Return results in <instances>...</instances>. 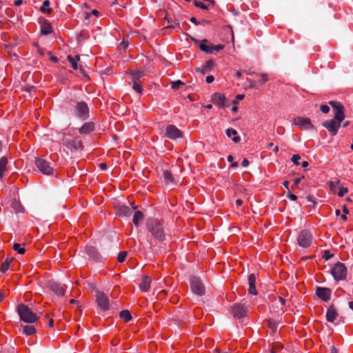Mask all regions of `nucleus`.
<instances>
[{"instance_id": "a18cd8bd", "label": "nucleus", "mask_w": 353, "mask_h": 353, "mask_svg": "<svg viewBox=\"0 0 353 353\" xmlns=\"http://www.w3.org/2000/svg\"><path fill=\"white\" fill-rule=\"evenodd\" d=\"M301 159V157L299 154H294L292 158L291 161L295 164L299 165V160Z\"/></svg>"}, {"instance_id": "cd10ccee", "label": "nucleus", "mask_w": 353, "mask_h": 353, "mask_svg": "<svg viewBox=\"0 0 353 353\" xmlns=\"http://www.w3.org/2000/svg\"><path fill=\"white\" fill-rule=\"evenodd\" d=\"M52 32V27L49 22H44L41 26V33L47 35Z\"/></svg>"}, {"instance_id": "bf43d9fd", "label": "nucleus", "mask_w": 353, "mask_h": 353, "mask_svg": "<svg viewBox=\"0 0 353 353\" xmlns=\"http://www.w3.org/2000/svg\"><path fill=\"white\" fill-rule=\"evenodd\" d=\"M236 205L238 206H241L242 204H243V201L240 199H238L236 201Z\"/></svg>"}, {"instance_id": "6e6552de", "label": "nucleus", "mask_w": 353, "mask_h": 353, "mask_svg": "<svg viewBox=\"0 0 353 353\" xmlns=\"http://www.w3.org/2000/svg\"><path fill=\"white\" fill-rule=\"evenodd\" d=\"M248 309L241 303H235L231 307V313L234 318L241 319L246 316Z\"/></svg>"}, {"instance_id": "7ed1b4c3", "label": "nucleus", "mask_w": 353, "mask_h": 353, "mask_svg": "<svg viewBox=\"0 0 353 353\" xmlns=\"http://www.w3.org/2000/svg\"><path fill=\"white\" fill-rule=\"evenodd\" d=\"M147 228L153 236L159 241L165 239V233L161 223L157 219H150L147 222Z\"/></svg>"}, {"instance_id": "69168bd1", "label": "nucleus", "mask_w": 353, "mask_h": 353, "mask_svg": "<svg viewBox=\"0 0 353 353\" xmlns=\"http://www.w3.org/2000/svg\"><path fill=\"white\" fill-rule=\"evenodd\" d=\"M283 185L288 189L289 190V181H285L283 182Z\"/></svg>"}, {"instance_id": "c85d7f7f", "label": "nucleus", "mask_w": 353, "mask_h": 353, "mask_svg": "<svg viewBox=\"0 0 353 353\" xmlns=\"http://www.w3.org/2000/svg\"><path fill=\"white\" fill-rule=\"evenodd\" d=\"M69 62L71 63L72 67L74 70L78 69L77 61H79V56H76L75 57H72L71 55H68L67 57Z\"/></svg>"}, {"instance_id": "a19ab883", "label": "nucleus", "mask_w": 353, "mask_h": 353, "mask_svg": "<svg viewBox=\"0 0 353 353\" xmlns=\"http://www.w3.org/2000/svg\"><path fill=\"white\" fill-rule=\"evenodd\" d=\"M128 253L125 251L120 252L118 254L117 260L119 263H123L126 257H127Z\"/></svg>"}, {"instance_id": "f03ea898", "label": "nucleus", "mask_w": 353, "mask_h": 353, "mask_svg": "<svg viewBox=\"0 0 353 353\" xmlns=\"http://www.w3.org/2000/svg\"><path fill=\"white\" fill-rule=\"evenodd\" d=\"M17 312L20 316V319L26 323H32L39 319V316L28 306L23 304H19L17 306Z\"/></svg>"}, {"instance_id": "49530a36", "label": "nucleus", "mask_w": 353, "mask_h": 353, "mask_svg": "<svg viewBox=\"0 0 353 353\" xmlns=\"http://www.w3.org/2000/svg\"><path fill=\"white\" fill-rule=\"evenodd\" d=\"M258 76L261 77V83L262 84L265 83L266 81H268V77L266 74L261 73V74H259Z\"/></svg>"}, {"instance_id": "f257e3e1", "label": "nucleus", "mask_w": 353, "mask_h": 353, "mask_svg": "<svg viewBox=\"0 0 353 353\" xmlns=\"http://www.w3.org/2000/svg\"><path fill=\"white\" fill-rule=\"evenodd\" d=\"M330 104L333 108L334 117L325 121L322 125L332 136H335L338 133L341 123L345 119V108L339 101H330Z\"/></svg>"}, {"instance_id": "0eeeda50", "label": "nucleus", "mask_w": 353, "mask_h": 353, "mask_svg": "<svg viewBox=\"0 0 353 353\" xmlns=\"http://www.w3.org/2000/svg\"><path fill=\"white\" fill-rule=\"evenodd\" d=\"M35 165L38 170L44 174L50 175L53 173V168L47 161L38 158L35 160Z\"/></svg>"}, {"instance_id": "ddd939ff", "label": "nucleus", "mask_w": 353, "mask_h": 353, "mask_svg": "<svg viewBox=\"0 0 353 353\" xmlns=\"http://www.w3.org/2000/svg\"><path fill=\"white\" fill-rule=\"evenodd\" d=\"M97 302L99 307L103 310L109 309V301L106 295L103 292H98L97 295Z\"/></svg>"}, {"instance_id": "2f4dec72", "label": "nucleus", "mask_w": 353, "mask_h": 353, "mask_svg": "<svg viewBox=\"0 0 353 353\" xmlns=\"http://www.w3.org/2000/svg\"><path fill=\"white\" fill-rule=\"evenodd\" d=\"M120 317L123 319L125 322H128L131 320L132 316L128 310H123L120 312Z\"/></svg>"}, {"instance_id": "774afa93", "label": "nucleus", "mask_w": 353, "mask_h": 353, "mask_svg": "<svg viewBox=\"0 0 353 353\" xmlns=\"http://www.w3.org/2000/svg\"><path fill=\"white\" fill-rule=\"evenodd\" d=\"M331 353H338V351L334 347H332Z\"/></svg>"}, {"instance_id": "58836bf2", "label": "nucleus", "mask_w": 353, "mask_h": 353, "mask_svg": "<svg viewBox=\"0 0 353 353\" xmlns=\"http://www.w3.org/2000/svg\"><path fill=\"white\" fill-rule=\"evenodd\" d=\"M184 83L182 82L180 80H178L176 81H172L171 82V87L173 90H179L181 85H183Z\"/></svg>"}, {"instance_id": "09e8293b", "label": "nucleus", "mask_w": 353, "mask_h": 353, "mask_svg": "<svg viewBox=\"0 0 353 353\" xmlns=\"http://www.w3.org/2000/svg\"><path fill=\"white\" fill-rule=\"evenodd\" d=\"M287 197L289 198L292 201H296L297 199V196L295 194L291 193L290 191L288 192V193L287 194Z\"/></svg>"}, {"instance_id": "f704fd0d", "label": "nucleus", "mask_w": 353, "mask_h": 353, "mask_svg": "<svg viewBox=\"0 0 353 353\" xmlns=\"http://www.w3.org/2000/svg\"><path fill=\"white\" fill-rule=\"evenodd\" d=\"M11 261H12L11 259L7 258L3 262L1 267V270L2 272L5 273L9 269L10 264Z\"/></svg>"}, {"instance_id": "423d86ee", "label": "nucleus", "mask_w": 353, "mask_h": 353, "mask_svg": "<svg viewBox=\"0 0 353 353\" xmlns=\"http://www.w3.org/2000/svg\"><path fill=\"white\" fill-rule=\"evenodd\" d=\"M293 123L302 130H312L314 128V125L309 118L297 117L294 119Z\"/></svg>"}, {"instance_id": "f8f14e48", "label": "nucleus", "mask_w": 353, "mask_h": 353, "mask_svg": "<svg viewBox=\"0 0 353 353\" xmlns=\"http://www.w3.org/2000/svg\"><path fill=\"white\" fill-rule=\"evenodd\" d=\"M77 115L83 119H86L89 114V108L87 104L83 102H79L76 107Z\"/></svg>"}, {"instance_id": "c03bdc74", "label": "nucleus", "mask_w": 353, "mask_h": 353, "mask_svg": "<svg viewBox=\"0 0 353 353\" xmlns=\"http://www.w3.org/2000/svg\"><path fill=\"white\" fill-rule=\"evenodd\" d=\"M133 89L139 94L142 92L143 90L141 85L137 81L133 82Z\"/></svg>"}, {"instance_id": "20e7f679", "label": "nucleus", "mask_w": 353, "mask_h": 353, "mask_svg": "<svg viewBox=\"0 0 353 353\" xmlns=\"http://www.w3.org/2000/svg\"><path fill=\"white\" fill-rule=\"evenodd\" d=\"M331 274L335 281H343L347 276V268L343 263L337 262L333 265Z\"/></svg>"}, {"instance_id": "e433bc0d", "label": "nucleus", "mask_w": 353, "mask_h": 353, "mask_svg": "<svg viewBox=\"0 0 353 353\" xmlns=\"http://www.w3.org/2000/svg\"><path fill=\"white\" fill-rule=\"evenodd\" d=\"M213 65H214V63L212 60L208 61L203 65V71H201V72L205 73V72L210 71Z\"/></svg>"}, {"instance_id": "4c0bfd02", "label": "nucleus", "mask_w": 353, "mask_h": 353, "mask_svg": "<svg viewBox=\"0 0 353 353\" xmlns=\"http://www.w3.org/2000/svg\"><path fill=\"white\" fill-rule=\"evenodd\" d=\"M13 250L14 251H17L19 254H23L25 253L26 252V250L23 247H21V245L19 244V243H14L13 245Z\"/></svg>"}, {"instance_id": "9d476101", "label": "nucleus", "mask_w": 353, "mask_h": 353, "mask_svg": "<svg viewBox=\"0 0 353 353\" xmlns=\"http://www.w3.org/2000/svg\"><path fill=\"white\" fill-rule=\"evenodd\" d=\"M165 137L170 139H176L183 137L182 132L174 125H169L165 128Z\"/></svg>"}, {"instance_id": "2eb2a0df", "label": "nucleus", "mask_w": 353, "mask_h": 353, "mask_svg": "<svg viewBox=\"0 0 353 353\" xmlns=\"http://www.w3.org/2000/svg\"><path fill=\"white\" fill-rule=\"evenodd\" d=\"M248 284H249V293L252 295L257 294V290L256 288V276L254 274H251L248 276Z\"/></svg>"}, {"instance_id": "1a4fd4ad", "label": "nucleus", "mask_w": 353, "mask_h": 353, "mask_svg": "<svg viewBox=\"0 0 353 353\" xmlns=\"http://www.w3.org/2000/svg\"><path fill=\"white\" fill-rule=\"evenodd\" d=\"M190 287L193 293L201 296L204 294L205 289L202 282L196 277H193L190 281Z\"/></svg>"}, {"instance_id": "37998d69", "label": "nucleus", "mask_w": 353, "mask_h": 353, "mask_svg": "<svg viewBox=\"0 0 353 353\" xmlns=\"http://www.w3.org/2000/svg\"><path fill=\"white\" fill-rule=\"evenodd\" d=\"M348 192V190L347 188H344V187H339L338 188V190L336 192V194H338L339 196L340 197H342L345 194H347Z\"/></svg>"}, {"instance_id": "c756f323", "label": "nucleus", "mask_w": 353, "mask_h": 353, "mask_svg": "<svg viewBox=\"0 0 353 353\" xmlns=\"http://www.w3.org/2000/svg\"><path fill=\"white\" fill-rule=\"evenodd\" d=\"M86 252L88 253V254L91 256L92 258H93L94 259H98V252L97 251V250L95 249V248L94 247H92V246H88L86 248Z\"/></svg>"}, {"instance_id": "9b49d317", "label": "nucleus", "mask_w": 353, "mask_h": 353, "mask_svg": "<svg viewBox=\"0 0 353 353\" xmlns=\"http://www.w3.org/2000/svg\"><path fill=\"white\" fill-rule=\"evenodd\" d=\"M63 143L70 150H78L83 148L82 141L77 138L72 139H65L63 140Z\"/></svg>"}, {"instance_id": "bb28decb", "label": "nucleus", "mask_w": 353, "mask_h": 353, "mask_svg": "<svg viewBox=\"0 0 353 353\" xmlns=\"http://www.w3.org/2000/svg\"><path fill=\"white\" fill-rule=\"evenodd\" d=\"M163 179L165 183L168 185L174 182V179L172 174L168 170H164L163 172Z\"/></svg>"}, {"instance_id": "680f3d73", "label": "nucleus", "mask_w": 353, "mask_h": 353, "mask_svg": "<svg viewBox=\"0 0 353 353\" xmlns=\"http://www.w3.org/2000/svg\"><path fill=\"white\" fill-rule=\"evenodd\" d=\"M232 112H234V113L237 112V111H238V106H237V105H233V107H232Z\"/></svg>"}, {"instance_id": "6e6d98bb", "label": "nucleus", "mask_w": 353, "mask_h": 353, "mask_svg": "<svg viewBox=\"0 0 353 353\" xmlns=\"http://www.w3.org/2000/svg\"><path fill=\"white\" fill-rule=\"evenodd\" d=\"M278 301H279V303L281 305H285V299H284L283 298H282V297L279 296V297L278 298Z\"/></svg>"}, {"instance_id": "8fccbe9b", "label": "nucleus", "mask_w": 353, "mask_h": 353, "mask_svg": "<svg viewBox=\"0 0 353 353\" xmlns=\"http://www.w3.org/2000/svg\"><path fill=\"white\" fill-rule=\"evenodd\" d=\"M213 48V52L215 50V51H219L221 50H222L223 48V46L222 45H217V46H212Z\"/></svg>"}, {"instance_id": "338daca9", "label": "nucleus", "mask_w": 353, "mask_h": 353, "mask_svg": "<svg viewBox=\"0 0 353 353\" xmlns=\"http://www.w3.org/2000/svg\"><path fill=\"white\" fill-rule=\"evenodd\" d=\"M100 168L102 170H105L107 168V165L105 163H102L100 164Z\"/></svg>"}, {"instance_id": "4468645a", "label": "nucleus", "mask_w": 353, "mask_h": 353, "mask_svg": "<svg viewBox=\"0 0 353 353\" xmlns=\"http://www.w3.org/2000/svg\"><path fill=\"white\" fill-rule=\"evenodd\" d=\"M316 294L322 301H327L330 299L331 290L327 288L317 287Z\"/></svg>"}, {"instance_id": "de8ad7c7", "label": "nucleus", "mask_w": 353, "mask_h": 353, "mask_svg": "<svg viewBox=\"0 0 353 353\" xmlns=\"http://www.w3.org/2000/svg\"><path fill=\"white\" fill-rule=\"evenodd\" d=\"M320 110L322 112L326 114L328 113L330 111V108L327 105H321L320 107Z\"/></svg>"}, {"instance_id": "dca6fc26", "label": "nucleus", "mask_w": 353, "mask_h": 353, "mask_svg": "<svg viewBox=\"0 0 353 353\" xmlns=\"http://www.w3.org/2000/svg\"><path fill=\"white\" fill-rule=\"evenodd\" d=\"M116 212L118 215L124 216H130L132 214V210L126 205L117 206Z\"/></svg>"}, {"instance_id": "6ab92c4d", "label": "nucleus", "mask_w": 353, "mask_h": 353, "mask_svg": "<svg viewBox=\"0 0 353 353\" xmlns=\"http://www.w3.org/2000/svg\"><path fill=\"white\" fill-rule=\"evenodd\" d=\"M213 102L220 107L223 108L225 106V97L220 93H215L212 96Z\"/></svg>"}, {"instance_id": "a211bd4d", "label": "nucleus", "mask_w": 353, "mask_h": 353, "mask_svg": "<svg viewBox=\"0 0 353 353\" xmlns=\"http://www.w3.org/2000/svg\"><path fill=\"white\" fill-rule=\"evenodd\" d=\"M152 282V279L150 276H143L141 282L139 285V288L143 292H147L150 287Z\"/></svg>"}, {"instance_id": "b1692460", "label": "nucleus", "mask_w": 353, "mask_h": 353, "mask_svg": "<svg viewBox=\"0 0 353 353\" xmlns=\"http://www.w3.org/2000/svg\"><path fill=\"white\" fill-rule=\"evenodd\" d=\"M199 48L205 52H207V53H212L213 52V48H212V46H210V45H208L207 44V41L206 40H203L202 41V43L200 44L199 46Z\"/></svg>"}, {"instance_id": "393cba45", "label": "nucleus", "mask_w": 353, "mask_h": 353, "mask_svg": "<svg viewBox=\"0 0 353 353\" xmlns=\"http://www.w3.org/2000/svg\"><path fill=\"white\" fill-rule=\"evenodd\" d=\"M129 73L132 76L133 82H138L139 79L143 77L144 75V72L143 71L139 70H130Z\"/></svg>"}, {"instance_id": "4be33fe9", "label": "nucleus", "mask_w": 353, "mask_h": 353, "mask_svg": "<svg viewBox=\"0 0 353 353\" xmlns=\"http://www.w3.org/2000/svg\"><path fill=\"white\" fill-rule=\"evenodd\" d=\"M225 132H226L227 136L229 137H231L232 136H233L232 141L234 143H239L240 141V140H241L240 137L236 135L237 132L236 130L232 129V128H228L226 130Z\"/></svg>"}, {"instance_id": "412c9836", "label": "nucleus", "mask_w": 353, "mask_h": 353, "mask_svg": "<svg viewBox=\"0 0 353 353\" xmlns=\"http://www.w3.org/2000/svg\"><path fill=\"white\" fill-rule=\"evenodd\" d=\"M94 130V124L92 122H88L79 129V132L82 134H87Z\"/></svg>"}, {"instance_id": "7c9ffc66", "label": "nucleus", "mask_w": 353, "mask_h": 353, "mask_svg": "<svg viewBox=\"0 0 353 353\" xmlns=\"http://www.w3.org/2000/svg\"><path fill=\"white\" fill-rule=\"evenodd\" d=\"M50 1L49 0H45L43 2V4L41 7V12L42 13H48V14H50L52 12V10L49 8L50 6Z\"/></svg>"}, {"instance_id": "a878e982", "label": "nucleus", "mask_w": 353, "mask_h": 353, "mask_svg": "<svg viewBox=\"0 0 353 353\" xmlns=\"http://www.w3.org/2000/svg\"><path fill=\"white\" fill-rule=\"evenodd\" d=\"M8 164V159L6 157H2L0 159V178L3 177L4 172L6 170V165Z\"/></svg>"}, {"instance_id": "603ef678", "label": "nucleus", "mask_w": 353, "mask_h": 353, "mask_svg": "<svg viewBox=\"0 0 353 353\" xmlns=\"http://www.w3.org/2000/svg\"><path fill=\"white\" fill-rule=\"evenodd\" d=\"M190 21L196 26L201 23L200 21H197V19L194 17L190 18Z\"/></svg>"}, {"instance_id": "0e129e2a", "label": "nucleus", "mask_w": 353, "mask_h": 353, "mask_svg": "<svg viewBox=\"0 0 353 353\" xmlns=\"http://www.w3.org/2000/svg\"><path fill=\"white\" fill-rule=\"evenodd\" d=\"M349 125H350V121H344V122L343 123L342 126H343V128H345V127L348 126Z\"/></svg>"}, {"instance_id": "e2e57ef3", "label": "nucleus", "mask_w": 353, "mask_h": 353, "mask_svg": "<svg viewBox=\"0 0 353 353\" xmlns=\"http://www.w3.org/2000/svg\"><path fill=\"white\" fill-rule=\"evenodd\" d=\"M308 165V162L306 161H304L301 163V166L303 168H306Z\"/></svg>"}, {"instance_id": "39448f33", "label": "nucleus", "mask_w": 353, "mask_h": 353, "mask_svg": "<svg viewBox=\"0 0 353 353\" xmlns=\"http://www.w3.org/2000/svg\"><path fill=\"white\" fill-rule=\"evenodd\" d=\"M312 239V234L307 230L300 232L297 237L298 244L303 248L309 247L311 245Z\"/></svg>"}, {"instance_id": "aec40b11", "label": "nucleus", "mask_w": 353, "mask_h": 353, "mask_svg": "<svg viewBox=\"0 0 353 353\" xmlns=\"http://www.w3.org/2000/svg\"><path fill=\"white\" fill-rule=\"evenodd\" d=\"M50 288L57 295L61 296V295H63L65 293L64 286L59 283H57L55 282L50 283Z\"/></svg>"}, {"instance_id": "052dcab7", "label": "nucleus", "mask_w": 353, "mask_h": 353, "mask_svg": "<svg viewBox=\"0 0 353 353\" xmlns=\"http://www.w3.org/2000/svg\"><path fill=\"white\" fill-rule=\"evenodd\" d=\"M170 301L173 303H176L178 301V298L176 296H173V297L171 298Z\"/></svg>"}, {"instance_id": "13d9d810", "label": "nucleus", "mask_w": 353, "mask_h": 353, "mask_svg": "<svg viewBox=\"0 0 353 353\" xmlns=\"http://www.w3.org/2000/svg\"><path fill=\"white\" fill-rule=\"evenodd\" d=\"M323 257H324L326 260H327V259H330L331 255L330 254L329 252H328V251H327V252H325V254H324V255H323Z\"/></svg>"}, {"instance_id": "473e14b6", "label": "nucleus", "mask_w": 353, "mask_h": 353, "mask_svg": "<svg viewBox=\"0 0 353 353\" xmlns=\"http://www.w3.org/2000/svg\"><path fill=\"white\" fill-rule=\"evenodd\" d=\"M23 332L26 335H32L36 332V329L34 325H26L23 327Z\"/></svg>"}, {"instance_id": "5fc2aeb1", "label": "nucleus", "mask_w": 353, "mask_h": 353, "mask_svg": "<svg viewBox=\"0 0 353 353\" xmlns=\"http://www.w3.org/2000/svg\"><path fill=\"white\" fill-rule=\"evenodd\" d=\"M301 181V178H296L293 180L294 185H297Z\"/></svg>"}, {"instance_id": "c9c22d12", "label": "nucleus", "mask_w": 353, "mask_h": 353, "mask_svg": "<svg viewBox=\"0 0 353 353\" xmlns=\"http://www.w3.org/2000/svg\"><path fill=\"white\" fill-rule=\"evenodd\" d=\"M279 322L274 319H270L268 321V326L272 332H275L278 327Z\"/></svg>"}, {"instance_id": "ea45409f", "label": "nucleus", "mask_w": 353, "mask_h": 353, "mask_svg": "<svg viewBox=\"0 0 353 353\" xmlns=\"http://www.w3.org/2000/svg\"><path fill=\"white\" fill-rule=\"evenodd\" d=\"M12 206L16 212H19L23 209L21 205L19 203H18L16 200L12 201Z\"/></svg>"}, {"instance_id": "72a5a7b5", "label": "nucleus", "mask_w": 353, "mask_h": 353, "mask_svg": "<svg viewBox=\"0 0 353 353\" xmlns=\"http://www.w3.org/2000/svg\"><path fill=\"white\" fill-rule=\"evenodd\" d=\"M329 187H330V190L334 192V193H336V192L338 190V188H339V181L337 180L336 181H330L329 183Z\"/></svg>"}, {"instance_id": "4d7b16f0", "label": "nucleus", "mask_w": 353, "mask_h": 353, "mask_svg": "<svg viewBox=\"0 0 353 353\" xmlns=\"http://www.w3.org/2000/svg\"><path fill=\"white\" fill-rule=\"evenodd\" d=\"M249 165V161L248 159H244L242 161V166L247 167Z\"/></svg>"}, {"instance_id": "3c124183", "label": "nucleus", "mask_w": 353, "mask_h": 353, "mask_svg": "<svg viewBox=\"0 0 353 353\" xmlns=\"http://www.w3.org/2000/svg\"><path fill=\"white\" fill-rule=\"evenodd\" d=\"M214 77H213V76H212V75H210V76H208V77H206V82H207L208 83H212V82L214 81Z\"/></svg>"}, {"instance_id": "864d4df0", "label": "nucleus", "mask_w": 353, "mask_h": 353, "mask_svg": "<svg viewBox=\"0 0 353 353\" xmlns=\"http://www.w3.org/2000/svg\"><path fill=\"white\" fill-rule=\"evenodd\" d=\"M245 98V95L242 94H237L236 96V101H241Z\"/></svg>"}, {"instance_id": "f3484780", "label": "nucleus", "mask_w": 353, "mask_h": 353, "mask_svg": "<svg viewBox=\"0 0 353 353\" xmlns=\"http://www.w3.org/2000/svg\"><path fill=\"white\" fill-rule=\"evenodd\" d=\"M338 316V313L336 308L331 305L328 307L326 312V319L329 322H334Z\"/></svg>"}, {"instance_id": "79ce46f5", "label": "nucleus", "mask_w": 353, "mask_h": 353, "mask_svg": "<svg viewBox=\"0 0 353 353\" xmlns=\"http://www.w3.org/2000/svg\"><path fill=\"white\" fill-rule=\"evenodd\" d=\"M193 3H194V5L196 7H198V8L202 9V10H207L208 9V6L207 5H205L203 2L199 1L198 0H194L193 1Z\"/></svg>"}, {"instance_id": "5701e85b", "label": "nucleus", "mask_w": 353, "mask_h": 353, "mask_svg": "<svg viewBox=\"0 0 353 353\" xmlns=\"http://www.w3.org/2000/svg\"><path fill=\"white\" fill-rule=\"evenodd\" d=\"M143 214L140 211H136L133 216V223L136 226H139L140 223L143 220Z\"/></svg>"}]
</instances>
